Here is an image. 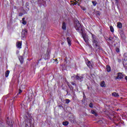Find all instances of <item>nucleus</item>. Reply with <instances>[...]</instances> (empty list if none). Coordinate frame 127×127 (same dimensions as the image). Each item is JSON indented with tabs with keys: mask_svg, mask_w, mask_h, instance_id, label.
<instances>
[{
	"mask_svg": "<svg viewBox=\"0 0 127 127\" xmlns=\"http://www.w3.org/2000/svg\"><path fill=\"white\" fill-rule=\"evenodd\" d=\"M74 27L76 30H77L78 32H82L83 28H82V25H81V24L80 23V22H79V21H75Z\"/></svg>",
	"mask_w": 127,
	"mask_h": 127,
	"instance_id": "obj_1",
	"label": "nucleus"
},
{
	"mask_svg": "<svg viewBox=\"0 0 127 127\" xmlns=\"http://www.w3.org/2000/svg\"><path fill=\"white\" fill-rule=\"evenodd\" d=\"M92 35V42L93 43V46L95 45H97V44H99L100 41L99 40V38L97 37V36L91 34Z\"/></svg>",
	"mask_w": 127,
	"mask_h": 127,
	"instance_id": "obj_2",
	"label": "nucleus"
},
{
	"mask_svg": "<svg viewBox=\"0 0 127 127\" xmlns=\"http://www.w3.org/2000/svg\"><path fill=\"white\" fill-rule=\"evenodd\" d=\"M82 36L87 45H89L90 44L89 43V38H88V35H86V34L82 33Z\"/></svg>",
	"mask_w": 127,
	"mask_h": 127,
	"instance_id": "obj_3",
	"label": "nucleus"
},
{
	"mask_svg": "<svg viewBox=\"0 0 127 127\" xmlns=\"http://www.w3.org/2000/svg\"><path fill=\"white\" fill-rule=\"evenodd\" d=\"M116 78H115L116 80L118 79H122L124 78V75H123V73L122 72H119L117 74Z\"/></svg>",
	"mask_w": 127,
	"mask_h": 127,
	"instance_id": "obj_4",
	"label": "nucleus"
},
{
	"mask_svg": "<svg viewBox=\"0 0 127 127\" xmlns=\"http://www.w3.org/2000/svg\"><path fill=\"white\" fill-rule=\"evenodd\" d=\"M123 64L125 69H127V56L124 58L123 62Z\"/></svg>",
	"mask_w": 127,
	"mask_h": 127,
	"instance_id": "obj_5",
	"label": "nucleus"
},
{
	"mask_svg": "<svg viewBox=\"0 0 127 127\" xmlns=\"http://www.w3.org/2000/svg\"><path fill=\"white\" fill-rule=\"evenodd\" d=\"M22 45V42L21 41H17L16 44V46L17 48H18L19 49H21V46Z\"/></svg>",
	"mask_w": 127,
	"mask_h": 127,
	"instance_id": "obj_6",
	"label": "nucleus"
},
{
	"mask_svg": "<svg viewBox=\"0 0 127 127\" xmlns=\"http://www.w3.org/2000/svg\"><path fill=\"white\" fill-rule=\"evenodd\" d=\"M75 78H76V80H78V81H80V82H82L84 77L82 76H79V75H76Z\"/></svg>",
	"mask_w": 127,
	"mask_h": 127,
	"instance_id": "obj_7",
	"label": "nucleus"
},
{
	"mask_svg": "<svg viewBox=\"0 0 127 127\" xmlns=\"http://www.w3.org/2000/svg\"><path fill=\"white\" fill-rule=\"evenodd\" d=\"M21 34L23 38H24V37H25V35L27 34V30L26 29L23 30L22 31Z\"/></svg>",
	"mask_w": 127,
	"mask_h": 127,
	"instance_id": "obj_8",
	"label": "nucleus"
},
{
	"mask_svg": "<svg viewBox=\"0 0 127 127\" xmlns=\"http://www.w3.org/2000/svg\"><path fill=\"white\" fill-rule=\"evenodd\" d=\"M86 65H87V66H88V67H89V68H93V64H92L91 62H90L89 61L86 62Z\"/></svg>",
	"mask_w": 127,
	"mask_h": 127,
	"instance_id": "obj_9",
	"label": "nucleus"
},
{
	"mask_svg": "<svg viewBox=\"0 0 127 127\" xmlns=\"http://www.w3.org/2000/svg\"><path fill=\"white\" fill-rule=\"evenodd\" d=\"M120 34L122 39H125L126 38V36H125V33H124V31H120Z\"/></svg>",
	"mask_w": 127,
	"mask_h": 127,
	"instance_id": "obj_10",
	"label": "nucleus"
},
{
	"mask_svg": "<svg viewBox=\"0 0 127 127\" xmlns=\"http://www.w3.org/2000/svg\"><path fill=\"white\" fill-rule=\"evenodd\" d=\"M93 46L94 47V48H95L96 51L98 50H101V46H100V45H99V44L95 45Z\"/></svg>",
	"mask_w": 127,
	"mask_h": 127,
	"instance_id": "obj_11",
	"label": "nucleus"
},
{
	"mask_svg": "<svg viewBox=\"0 0 127 127\" xmlns=\"http://www.w3.org/2000/svg\"><path fill=\"white\" fill-rule=\"evenodd\" d=\"M67 42L68 44V46H71L72 45V42L71 41V39L69 37L66 38Z\"/></svg>",
	"mask_w": 127,
	"mask_h": 127,
	"instance_id": "obj_12",
	"label": "nucleus"
},
{
	"mask_svg": "<svg viewBox=\"0 0 127 127\" xmlns=\"http://www.w3.org/2000/svg\"><path fill=\"white\" fill-rule=\"evenodd\" d=\"M19 60L21 64H23V62H24V60L23 56H19Z\"/></svg>",
	"mask_w": 127,
	"mask_h": 127,
	"instance_id": "obj_13",
	"label": "nucleus"
},
{
	"mask_svg": "<svg viewBox=\"0 0 127 127\" xmlns=\"http://www.w3.org/2000/svg\"><path fill=\"white\" fill-rule=\"evenodd\" d=\"M67 86L69 88L70 91H74V87L72 85L69 84V82H67Z\"/></svg>",
	"mask_w": 127,
	"mask_h": 127,
	"instance_id": "obj_14",
	"label": "nucleus"
},
{
	"mask_svg": "<svg viewBox=\"0 0 127 127\" xmlns=\"http://www.w3.org/2000/svg\"><path fill=\"white\" fill-rule=\"evenodd\" d=\"M117 27H118V28H122V27H123V24H122L121 22H118L117 23Z\"/></svg>",
	"mask_w": 127,
	"mask_h": 127,
	"instance_id": "obj_15",
	"label": "nucleus"
},
{
	"mask_svg": "<svg viewBox=\"0 0 127 127\" xmlns=\"http://www.w3.org/2000/svg\"><path fill=\"white\" fill-rule=\"evenodd\" d=\"M62 28L64 30H66V23H65V22H63V25H62Z\"/></svg>",
	"mask_w": 127,
	"mask_h": 127,
	"instance_id": "obj_16",
	"label": "nucleus"
},
{
	"mask_svg": "<svg viewBox=\"0 0 127 127\" xmlns=\"http://www.w3.org/2000/svg\"><path fill=\"white\" fill-rule=\"evenodd\" d=\"M106 70H107V72H111V71H112L111 66L110 65H107Z\"/></svg>",
	"mask_w": 127,
	"mask_h": 127,
	"instance_id": "obj_17",
	"label": "nucleus"
},
{
	"mask_svg": "<svg viewBox=\"0 0 127 127\" xmlns=\"http://www.w3.org/2000/svg\"><path fill=\"white\" fill-rule=\"evenodd\" d=\"M8 75H9V70H6L5 72V77L6 78H7V77H8Z\"/></svg>",
	"mask_w": 127,
	"mask_h": 127,
	"instance_id": "obj_18",
	"label": "nucleus"
},
{
	"mask_svg": "<svg viewBox=\"0 0 127 127\" xmlns=\"http://www.w3.org/2000/svg\"><path fill=\"white\" fill-rule=\"evenodd\" d=\"M63 126L66 127V126H68V125H69V122H68V121L64 122L63 123Z\"/></svg>",
	"mask_w": 127,
	"mask_h": 127,
	"instance_id": "obj_19",
	"label": "nucleus"
},
{
	"mask_svg": "<svg viewBox=\"0 0 127 127\" xmlns=\"http://www.w3.org/2000/svg\"><path fill=\"white\" fill-rule=\"evenodd\" d=\"M112 96H113V97H120V95H119V94L116 92H113L112 93Z\"/></svg>",
	"mask_w": 127,
	"mask_h": 127,
	"instance_id": "obj_20",
	"label": "nucleus"
},
{
	"mask_svg": "<svg viewBox=\"0 0 127 127\" xmlns=\"http://www.w3.org/2000/svg\"><path fill=\"white\" fill-rule=\"evenodd\" d=\"M101 87H106V83H105V81H102L100 83Z\"/></svg>",
	"mask_w": 127,
	"mask_h": 127,
	"instance_id": "obj_21",
	"label": "nucleus"
},
{
	"mask_svg": "<svg viewBox=\"0 0 127 127\" xmlns=\"http://www.w3.org/2000/svg\"><path fill=\"white\" fill-rule=\"evenodd\" d=\"M91 113L93 114L96 117H97V113H96V111L95 110H91Z\"/></svg>",
	"mask_w": 127,
	"mask_h": 127,
	"instance_id": "obj_22",
	"label": "nucleus"
},
{
	"mask_svg": "<svg viewBox=\"0 0 127 127\" xmlns=\"http://www.w3.org/2000/svg\"><path fill=\"white\" fill-rule=\"evenodd\" d=\"M92 3H93L94 6H96V5H97V4L98 3L97 2V1H92Z\"/></svg>",
	"mask_w": 127,
	"mask_h": 127,
	"instance_id": "obj_23",
	"label": "nucleus"
},
{
	"mask_svg": "<svg viewBox=\"0 0 127 127\" xmlns=\"http://www.w3.org/2000/svg\"><path fill=\"white\" fill-rule=\"evenodd\" d=\"M110 31H111V32H114V27H113V26H110Z\"/></svg>",
	"mask_w": 127,
	"mask_h": 127,
	"instance_id": "obj_24",
	"label": "nucleus"
},
{
	"mask_svg": "<svg viewBox=\"0 0 127 127\" xmlns=\"http://www.w3.org/2000/svg\"><path fill=\"white\" fill-rule=\"evenodd\" d=\"M65 103H66V104H69V103H70V100L65 99Z\"/></svg>",
	"mask_w": 127,
	"mask_h": 127,
	"instance_id": "obj_25",
	"label": "nucleus"
},
{
	"mask_svg": "<svg viewBox=\"0 0 127 127\" xmlns=\"http://www.w3.org/2000/svg\"><path fill=\"white\" fill-rule=\"evenodd\" d=\"M93 106H94V105L93 104V103H90L89 104V107H90V108H93Z\"/></svg>",
	"mask_w": 127,
	"mask_h": 127,
	"instance_id": "obj_26",
	"label": "nucleus"
},
{
	"mask_svg": "<svg viewBox=\"0 0 127 127\" xmlns=\"http://www.w3.org/2000/svg\"><path fill=\"white\" fill-rule=\"evenodd\" d=\"M80 7H81V9H82V10H86V7H85L84 6H80Z\"/></svg>",
	"mask_w": 127,
	"mask_h": 127,
	"instance_id": "obj_27",
	"label": "nucleus"
},
{
	"mask_svg": "<svg viewBox=\"0 0 127 127\" xmlns=\"http://www.w3.org/2000/svg\"><path fill=\"white\" fill-rule=\"evenodd\" d=\"M22 24H24V25H25V24H26L27 23V22L26 21H22Z\"/></svg>",
	"mask_w": 127,
	"mask_h": 127,
	"instance_id": "obj_28",
	"label": "nucleus"
},
{
	"mask_svg": "<svg viewBox=\"0 0 127 127\" xmlns=\"http://www.w3.org/2000/svg\"><path fill=\"white\" fill-rule=\"evenodd\" d=\"M116 52H120V49L119 48H116Z\"/></svg>",
	"mask_w": 127,
	"mask_h": 127,
	"instance_id": "obj_29",
	"label": "nucleus"
},
{
	"mask_svg": "<svg viewBox=\"0 0 127 127\" xmlns=\"http://www.w3.org/2000/svg\"><path fill=\"white\" fill-rule=\"evenodd\" d=\"M28 5H29V3L28 2H26L25 6H28Z\"/></svg>",
	"mask_w": 127,
	"mask_h": 127,
	"instance_id": "obj_30",
	"label": "nucleus"
},
{
	"mask_svg": "<svg viewBox=\"0 0 127 127\" xmlns=\"http://www.w3.org/2000/svg\"><path fill=\"white\" fill-rule=\"evenodd\" d=\"M71 85H72L73 86H76V84L75 83H74V82H71Z\"/></svg>",
	"mask_w": 127,
	"mask_h": 127,
	"instance_id": "obj_31",
	"label": "nucleus"
},
{
	"mask_svg": "<svg viewBox=\"0 0 127 127\" xmlns=\"http://www.w3.org/2000/svg\"><path fill=\"white\" fill-rule=\"evenodd\" d=\"M23 15V13H19V16H22Z\"/></svg>",
	"mask_w": 127,
	"mask_h": 127,
	"instance_id": "obj_32",
	"label": "nucleus"
},
{
	"mask_svg": "<svg viewBox=\"0 0 127 127\" xmlns=\"http://www.w3.org/2000/svg\"><path fill=\"white\" fill-rule=\"evenodd\" d=\"M108 39H109V40L112 41V40H113V37H109Z\"/></svg>",
	"mask_w": 127,
	"mask_h": 127,
	"instance_id": "obj_33",
	"label": "nucleus"
},
{
	"mask_svg": "<svg viewBox=\"0 0 127 127\" xmlns=\"http://www.w3.org/2000/svg\"><path fill=\"white\" fill-rule=\"evenodd\" d=\"M21 93H22V90L19 89V92L18 94H21Z\"/></svg>",
	"mask_w": 127,
	"mask_h": 127,
	"instance_id": "obj_34",
	"label": "nucleus"
},
{
	"mask_svg": "<svg viewBox=\"0 0 127 127\" xmlns=\"http://www.w3.org/2000/svg\"><path fill=\"white\" fill-rule=\"evenodd\" d=\"M77 3H78V2H77V1H76L75 2H74L73 3V4H74V5H76V4H77Z\"/></svg>",
	"mask_w": 127,
	"mask_h": 127,
	"instance_id": "obj_35",
	"label": "nucleus"
},
{
	"mask_svg": "<svg viewBox=\"0 0 127 127\" xmlns=\"http://www.w3.org/2000/svg\"><path fill=\"white\" fill-rule=\"evenodd\" d=\"M1 106H0V114H1Z\"/></svg>",
	"mask_w": 127,
	"mask_h": 127,
	"instance_id": "obj_36",
	"label": "nucleus"
},
{
	"mask_svg": "<svg viewBox=\"0 0 127 127\" xmlns=\"http://www.w3.org/2000/svg\"><path fill=\"white\" fill-rule=\"evenodd\" d=\"M22 21H25V18H24V17L22 18Z\"/></svg>",
	"mask_w": 127,
	"mask_h": 127,
	"instance_id": "obj_37",
	"label": "nucleus"
},
{
	"mask_svg": "<svg viewBox=\"0 0 127 127\" xmlns=\"http://www.w3.org/2000/svg\"><path fill=\"white\" fill-rule=\"evenodd\" d=\"M19 53V51H16V54H18Z\"/></svg>",
	"mask_w": 127,
	"mask_h": 127,
	"instance_id": "obj_38",
	"label": "nucleus"
},
{
	"mask_svg": "<svg viewBox=\"0 0 127 127\" xmlns=\"http://www.w3.org/2000/svg\"><path fill=\"white\" fill-rule=\"evenodd\" d=\"M66 92L67 94H68L69 93V92L68 91V90H66Z\"/></svg>",
	"mask_w": 127,
	"mask_h": 127,
	"instance_id": "obj_39",
	"label": "nucleus"
},
{
	"mask_svg": "<svg viewBox=\"0 0 127 127\" xmlns=\"http://www.w3.org/2000/svg\"><path fill=\"white\" fill-rule=\"evenodd\" d=\"M125 79L126 80V81H127V76L125 77Z\"/></svg>",
	"mask_w": 127,
	"mask_h": 127,
	"instance_id": "obj_40",
	"label": "nucleus"
},
{
	"mask_svg": "<svg viewBox=\"0 0 127 127\" xmlns=\"http://www.w3.org/2000/svg\"><path fill=\"white\" fill-rule=\"evenodd\" d=\"M61 44H62V45H63V44H64V42L61 43Z\"/></svg>",
	"mask_w": 127,
	"mask_h": 127,
	"instance_id": "obj_41",
	"label": "nucleus"
},
{
	"mask_svg": "<svg viewBox=\"0 0 127 127\" xmlns=\"http://www.w3.org/2000/svg\"><path fill=\"white\" fill-rule=\"evenodd\" d=\"M77 5H80V3H78V4H77Z\"/></svg>",
	"mask_w": 127,
	"mask_h": 127,
	"instance_id": "obj_42",
	"label": "nucleus"
},
{
	"mask_svg": "<svg viewBox=\"0 0 127 127\" xmlns=\"http://www.w3.org/2000/svg\"><path fill=\"white\" fill-rule=\"evenodd\" d=\"M116 1L117 2H118V0H116Z\"/></svg>",
	"mask_w": 127,
	"mask_h": 127,
	"instance_id": "obj_43",
	"label": "nucleus"
},
{
	"mask_svg": "<svg viewBox=\"0 0 127 127\" xmlns=\"http://www.w3.org/2000/svg\"><path fill=\"white\" fill-rule=\"evenodd\" d=\"M90 47H91V48H93V47H92V46H90Z\"/></svg>",
	"mask_w": 127,
	"mask_h": 127,
	"instance_id": "obj_44",
	"label": "nucleus"
},
{
	"mask_svg": "<svg viewBox=\"0 0 127 127\" xmlns=\"http://www.w3.org/2000/svg\"><path fill=\"white\" fill-rule=\"evenodd\" d=\"M26 126H27V124H26Z\"/></svg>",
	"mask_w": 127,
	"mask_h": 127,
	"instance_id": "obj_45",
	"label": "nucleus"
}]
</instances>
